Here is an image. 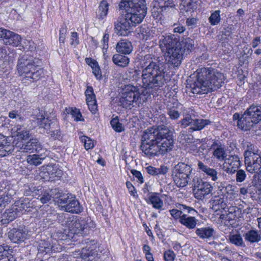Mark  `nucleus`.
<instances>
[{
  "label": "nucleus",
  "instance_id": "2",
  "mask_svg": "<svg viewBox=\"0 0 261 261\" xmlns=\"http://www.w3.org/2000/svg\"><path fill=\"white\" fill-rule=\"evenodd\" d=\"M143 68L141 75V84L138 83L142 88L148 91H144L147 98L151 94L158 91L163 87L168 79L166 78L165 69L166 64L159 58L148 54L144 57L142 61ZM144 92V91H142Z\"/></svg>",
  "mask_w": 261,
  "mask_h": 261
},
{
  "label": "nucleus",
  "instance_id": "6",
  "mask_svg": "<svg viewBox=\"0 0 261 261\" xmlns=\"http://www.w3.org/2000/svg\"><path fill=\"white\" fill-rule=\"evenodd\" d=\"M63 216L64 219L62 225L67 227L71 233L87 235L91 229L95 227L94 222L89 217L70 216L68 214H65Z\"/></svg>",
  "mask_w": 261,
  "mask_h": 261
},
{
  "label": "nucleus",
  "instance_id": "1",
  "mask_svg": "<svg viewBox=\"0 0 261 261\" xmlns=\"http://www.w3.org/2000/svg\"><path fill=\"white\" fill-rule=\"evenodd\" d=\"M174 144L173 132L166 126L146 129L142 137L141 150L149 158L171 151Z\"/></svg>",
  "mask_w": 261,
  "mask_h": 261
},
{
  "label": "nucleus",
  "instance_id": "44",
  "mask_svg": "<svg viewBox=\"0 0 261 261\" xmlns=\"http://www.w3.org/2000/svg\"><path fill=\"white\" fill-rule=\"evenodd\" d=\"M109 4L106 1L100 2L98 9L96 12L97 17L99 19H103L108 14Z\"/></svg>",
  "mask_w": 261,
  "mask_h": 261
},
{
  "label": "nucleus",
  "instance_id": "23",
  "mask_svg": "<svg viewBox=\"0 0 261 261\" xmlns=\"http://www.w3.org/2000/svg\"><path fill=\"white\" fill-rule=\"evenodd\" d=\"M244 113L255 124L261 120V107L260 106L252 105Z\"/></svg>",
  "mask_w": 261,
  "mask_h": 261
},
{
  "label": "nucleus",
  "instance_id": "27",
  "mask_svg": "<svg viewBox=\"0 0 261 261\" xmlns=\"http://www.w3.org/2000/svg\"><path fill=\"white\" fill-rule=\"evenodd\" d=\"M37 123L40 127L44 128L47 132L50 130L53 127H58V122L56 120L51 121L48 118H45L43 115L37 118Z\"/></svg>",
  "mask_w": 261,
  "mask_h": 261
},
{
  "label": "nucleus",
  "instance_id": "55",
  "mask_svg": "<svg viewBox=\"0 0 261 261\" xmlns=\"http://www.w3.org/2000/svg\"><path fill=\"white\" fill-rule=\"evenodd\" d=\"M177 139L178 141L183 144L186 143L191 142V139L190 138V136L187 134V131L185 130H181L179 133Z\"/></svg>",
  "mask_w": 261,
  "mask_h": 261
},
{
  "label": "nucleus",
  "instance_id": "24",
  "mask_svg": "<svg viewBox=\"0 0 261 261\" xmlns=\"http://www.w3.org/2000/svg\"><path fill=\"white\" fill-rule=\"evenodd\" d=\"M178 46L181 48L185 56L189 54L195 48L193 39L187 37L178 41Z\"/></svg>",
  "mask_w": 261,
  "mask_h": 261
},
{
  "label": "nucleus",
  "instance_id": "13",
  "mask_svg": "<svg viewBox=\"0 0 261 261\" xmlns=\"http://www.w3.org/2000/svg\"><path fill=\"white\" fill-rule=\"evenodd\" d=\"M165 52L166 61L169 65L173 67H179L185 56L181 48L177 45Z\"/></svg>",
  "mask_w": 261,
  "mask_h": 261
},
{
  "label": "nucleus",
  "instance_id": "11",
  "mask_svg": "<svg viewBox=\"0 0 261 261\" xmlns=\"http://www.w3.org/2000/svg\"><path fill=\"white\" fill-rule=\"evenodd\" d=\"M191 185L193 187L194 196L197 199H202L211 194L213 187L210 182L202 180V179L194 176Z\"/></svg>",
  "mask_w": 261,
  "mask_h": 261
},
{
  "label": "nucleus",
  "instance_id": "45",
  "mask_svg": "<svg viewBox=\"0 0 261 261\" xmlns=\"http://www.w3.org/2000/svg\"><path fill=\"white\" fill-rule=\"evenodd\" d=\"M13 206L18 208V215H19L20 212L23 211H29V208L31 207V203L29 199L22 198L20 199L18 201L16 202Z\"/></svg>",
  "mask_w": 261,
  "mask_h": 261
},
{
  "label": "nucleus",
  "instance_id": "64",
  "mask_svg": "<svg viewBox=\"0 0 261 261\" xmlns=\"http://www.w3.org/2000/svg\"><path fill=\"white\" fill-rule=\"evenodd\" d=\"M92 72L97 80H100L102 77L101 71L98 64L92 68Z\"/></svg>",
  "mask_w": 261,
  "mask_h": 261
},
{
  "label": "nucleus",
  "instance_id": "39",
  "mask_svg": "<svg viewBox=\"0 0 261 261\" xmlns=\"http://www.w3.org/2000/svg\"><path fill=\"white\" fill-rule=\"evenodd\" d=\"M56 248L49 240H41L38 246L39 253H49L56 251Z\"/></svg>",
  "mask_w": 261,
  "mask_h": 261
},
{
  "label": "nucleus",
  "instance_id": "20",
  "mask_svg": "<svg viewBox=\"0 0 261 261\" xmlns=\"http://www.w3.org/2000/svg\"><path fill=\"white\" fill-rule=\"evenodd\" d=\"M18 215V208L12 206L0 215V222L3 224H7L13 221Z\"/></svg>",
  "mask_w": 261,
  "mask_h": 261
},
{
  "label": "nucleus",
  "instance_id": "16",
  "mask_svg": "<svg viewBox=\"0 0 261 261\" xmlns=\"http://www.w3.org/2000/svg\"><path fill=\"white\" fill-rule=\"evenodd\" d=\"M210 149L213 150V156L218 161H224L227 154L225 145L219 141H215L211 145Z\"/></svg>",
  "mask_w": 261,
  "mask_h": 261
},
{
  "label": "nucleus",
  "instance_id": "30",
  "mask_svg": "<svg viewBox=\"0 0 261 261\" xmlns=\"http://www.w3.org/2000/svg\"><path fill=\"white\" fill-rule=\"evenodd\" d=\"M159 194L156 192L151 193L146 200L148 204H150L152 207L158 210H162L164 205L163 200L159 196Z\"/></svg>",
  "mask_w": 261,
  "mask_h": 261
},
{
  "label": "nucleus",
  "instance_id": "61",
  "mask_svg": "<svg viewBox=\"0 0 261 261\" xmlns=\"http://www.w3.org/2000/svg\"><path fill=\"white\" fill-rule=\"evenodd\" d=\"M80 44L79 35L76 32H72L71 33L70 44L74 47Z\"/></svg>",
  "mask_w": 261,
  "mask_h": 261
},
{
  "label": "nucleus",
  "instance_id": "47",
  "mask_svg": "<svg viewBox=\"0 0 261 261\" xmlns=\"http://www.w3.org/2000/svg\"><path fill=\"white\" fill-rule=\"evenodd\" d=\"M254 187L255 193L252 195V198L253 200H258L261 202V171L258 173L257 181L255 184Z\"/></svg>",
  "mask_w": 261,
  "mask_h": 261
},
{
  "label": "nucleus",
  "instance_id": "17",
  "mask_svg": "<svg viewBox=\"0 0 261 261\" xmlns=\"http://www.w3.org/2000/svg\"><path fill=\"white\" fill-rule=\"evenodd\" d=\"M21 152L33 153L35 151L39 153L40 151L47 150L45 148H43L41 143L37 139H32L28 141L25 144H23L20 148Z\"/></svg>",
  "mask_w": 261,
  "mask_h": 261
},
{
  "label": "nucleus",
  "instance_id": "48",
  "mask_svg": "<svg viewBox=\"0 0 261 261\" xmlns=\"http://www.w3.org/2000/svg\"><path fill=\"white\" fill-rule=\"evenodd\" d=\"M66 111L68 114H70L76 121H83L82 116L79 109L76 108H69L66 109Z\"/></svg>",
  "mask_w": 261,
  "mask_h": 261
},
{
  "label": "nucleus",
  "instance_id": "49",
  "mask_svg": "<svg viewBox=\"0 0 261 261\" xmlns=\"http://www.w3.org/2000/svg\"><path fill=\"white\" fill-rule=\"evenodd\" d=\"M220 10H218L213 12L208 18V21L212 25L219 24L221 21Z\"/></svg>",
  "mask_w": 261,
  "mask_h": 261
},
{
  "label": "nucleus",
  "instance_id": "40",
  "mask_svg": "<svg viewBox=\"0 0 261 261\" xmlns=\"http://www.w3.org/2000/svg\"><path fill=\"white\" fill-rule=\"evenodd\" d=\"M245 240L250 243H258L261 240V233L256 230H250L243 234Z\"/></svg>",
  "mask_w": 261,
  "mask_h": 261
},
{
  "label": "nucleus",
  "instance_id": "26",
  "mask_svg": "<svg viewBox=\"0 0 261 261\" xmlns=\"http://www.w3.org/2000/svg\"><path fill=\"white\" fill-rule=\"evenodd\" d=\"M178 208L179 210L172 209L169 211L171 215L176 219H180L183 212H187L188 213L193 215L197 213V212L193 208L184 204H179Z\"/></svg>",
  "mask_w": 261,
  "mask_h": 261
},
{
  "label": "nucleus",
  "instance_id": "51",
  "mask_svg": "<svg viewBox=\"0 0 261 261\" xmlns=\"http://www.w3.org/2000/svg\"><path fill=\"white\" fill-rule=\"evenodd\" d=\"M183 117L184 118L178 122L181 127L186 128L190 125H191V126H192L194 120L192 118L191 116L189 114H184Z\"/></svg>",
  "mask_w": 261,
  "mask_h": 261
},
{
  "label": "nucleus",
  "instance_id": "63",
  "mask_svg": "<svg viewBox=\"0 0 261 261\" xmlns=\"http://www.w3.org/2000/svg\"><path fill=\"white\" fill-rule=\"evenodd\" d=\"M131 173L137 179L138 182L140 184L144 182V178L141 173L137 170L133 169L130 171Z\"/></svg>",
  "mask_w": 261,
  "mask_h": 261
},
{
  "label": "nucleus",
  "instance_id": "7",
  "mask_svg": "<svg viewBox=\"0 0 261 261\" xmlns=\"http://www.w3.org/2000/svg\"><path fill=\"white\" fill-rule=\"evenodd\" d=\"M147 99L144 92H141L137 86L129 84L125 87L124 92L119 98L120 106L123 108L130 109L134 104L139 106Z\"/></svg>",
  "mask_w": 261,
  "mask_h": 261
},
{
  "label": "nucleus",
  "instance_id": "5",
  "mask_svg": "<svg viewBox=\"0 0 261 261\" xmlns=\"http://www.w3.org/2000/svg\"><path fill=\"white\" fill-rule=\"evenodd\" d=\"M37 60L33 56L25 55L17 60L16 71L25 85L38 81L43 76V69L37 64Z\"/></svg>",
  "mask_w": 261,
  "mask_h": 261
},
{
  "label": "nucleus",
  "instance_id": "33",
  "mask_svg": "<svg viewBox=\"0 0 261 261\" xmlns=\"http://www.w3.org/2000/svg\"><path fill=\"white\" fill-rule=\"evenodd\" d=\"M12 130L18 139L27 140L30 137L29 131L23 125H15L12 128Z\"/></svg>",
  "mask_w": 261,
  "mask_h": 261
},
{
  "label": "nucleus",
  "instance_id": "57",
  "mask_svg": "<svg viewBox=\"0 0 261 261\" xmlns=\"http://www.w3.org/2000/svg\"><path fill=\"white\" fill-rule=\"evenodd\" d=\"M9 117L15 119L16 122H23L24 120V118L15 110L11 111L9 113Z\"/></svg>",
  "mask_w": 261,
  "mask_h": 261
},
{
  "label": "nucleus",
  "instance_id": "38",
  "mask_svg": "<svg viewBox=\"0 0 261 261\" xmlns=\"http://www.w3.org/2000/svg\"><path fill=\"white\" fill-rule=\"evenodd\" d=\"M198 220L195 217L189 216L186 214H182L179 222L187 228L192 229L196 227Z\"/></svg>",
  "mask_w": 261,
  "mask_h": 261
},
{
  "label": "nucleus",
  "instance_id": "42",
  "mask_svg": "<svg viewBox=\"0 0 261 261\" xmlns=\"http://www.w3.org/2000/svg\"><path fill=\"white\" fill-rule=\"evenodd\" d=\"M211 123L212 122L208 119H196L193 120V125L189 129L192 130V132L201 130Z\"/></svg>",
  "mask_w": 261,
  "mask_h": 261
},
{
  "label": "nucleus",
  "instance_id": "3",
  "mask_svg": "<svg viewBox=\"0 0 261 261\" xmlns=\"http://www.w3.org/2000/svg\"><path fill=\"white\" fill-rule=\"evenodd\" d=\"M119 7L124 11L114 22L115 33L127 36L131 33L133 27L143 21L147 14V7L145 4L126 2H120Z\"/></svg>",
  "mask_w": 261,
  "mask_h": 261
},
{
  "label": "nucleus",
  "instance_id": "50",
  "mask_svg": "<svg viewBox=\"0 0 261 261\" xmlns=\"http://www.w3.org/2000/svg\"><path fill=\"white\" fill-rule=\"evenodd\" d=\"M113 115L112 118L110 121V124L112 128L117 132H121L124 130L123 126L122 124L119 122L118 116L114 117Z\"/></svg>",
  "mask_w": 261,
  "mask_h": 261
},
{
  "label": "nucleus",
  "instance_id": "21",
  "mask_svg": "<svg viewBox=\"0 0 261 261\" xmlns=\"http://www.w3.org/2000/svg\"><path fill=\"white\" fill-rule=\"evenodd\" d=\"M224 163L229 165L226 171L230 174L234 173L241 164L240 158L238 155H230L228 158H226L224 160Z\"/></svg>",
  "mask_w": 261,
  "mask_h": 261
},
{
  "label": "nucleus",
  "instance_id": "36",
  "mask_svg": "<svg viewBox=\"0 0 261 261\" xmlns=\"http://www.w3.org/2000/svg\"><path fill=\"white\" fill-rule=\"evenodd\" d=\"M195 233L201 239H211L214 236L215 230L212 227H205L197 228Z\"/></svg>",
  "mask_w": 261,
  "mask_h": 261
},
{
  "label": "nucleus",
  "instance_id": "4",
  "mask_svg": "<svg viewBox=\"0 0 261 261\" xmlns=\"http://www.w3.org/2000/svg\"><path fill=\"white\" fill-rule=\"evenodd\" d=\"M224 81L223 73L212 68L203 67L196 70V79L190 87L193 94H206L220 88Z\"/></svg>",
  "mask_w": 261,
  "mask_h": 261
},
{
  "label": "nucleus",
  "instance_id": "28",
  "mask_svg": "<svg viewBox=\"0 0 261 261\" xmlns=\"http://www.w3.org/2000/svg\"><path fill=\"white\" fill-rule=\"evenodd\" d=\"M39 153V154H34L28 155L26 159L27 163L30 165L35 166L40 165L48 153V151L45 152V151L42 152H40Z\"/></svg>",
  "mask_w": 261,
  "mask_h": 261
},
{
  "label": "nucleus",
  "instance_id": "18",
  "mask_svg": "<svg viewBox=\"0 0 261 261\" xmlns=\"http://www.w3.org/2000/svg\"><path fill=\"white\" fill-rule=\"evenodd\" d=\"M14 149L9 138L0 134V157H4L11 154Z\"/></svg>",
  "mask_w": 261,
  "mask_h": 261
},
{
  "label": "nucleus",
  "instance_id": "25",
  "mask_svg": "<svg viewBox=\"0 0 261 261\" xmlns=\"http://www.w3.org/2000/svg\"><path fill=\"white\" fill-rule=\"evenodd\" d=\"M133 49L131 42L126 39L120 40L116 46L117 52L120 54L128 55L132 53Z\"/></svg>",
  "mask_w": 261,
  "mask_h": 261
},
{
  "label": "nucleus",
  "instance_id": "43",
  "mask_svg": "<svg viewBox=\"0 0 261 261\" xmlns=\"http://www.w3.org/2000/svg\"><path fill=\"white\" fill-rule=\"evenodd\" d=\"M226 205L224 198L219 196L215 197L211 201V207L215 212L225 209Z\"/></svg>",
  "mask_w": 261,
  "mask_h": 261
},
{
  "label": "nucleus",
  "instance_id": "10",
  "mask_svg": "<svg viewBox=\"0 0 261 261\" xmlns=\"http://www.w3.org/2000/svg\"><path fill=\"white\" fill-rule=\"evenodd\" d=\"M56 198H59L58 203L62 210L75 214H80L83 210V206L80 204L75 196L70 193H59Z\"/></svg>",
  "mask_w": 261,
  "mask_h": 261
},
{
  "label": "nucleus",
  "instance_id": "8",
  "mask_svg": "<svg viewBox=\"0 0 261 261\" xmlns=\"http://www.w3.org/2000/svg\"><path fill=\"white\" fill-rule=\"evenodd\" d=\"M192 167L180 162L176 165L172 170V178L175 185L179 188H184L188 184H191L194 178L192 175Z\"/></svg>",
  "mask_w": 261,
  "mask_h": 261
},
{
  "label": "nucleus",
  "instance_id": "29",
  "mask_svg": "<svg viewBox=\"0 0 261 261\" xmlns=\"http://www.w3.org/2000/svg\"><path fill=\"white\" fill-rule=\"evenodd\" d=\"M4 42L6 44L17 47L21 44V37L18 34L9 31L5 38L4 39Z\"/></svg>",
  "mask_w": 261,
  "mask_h": 261
},
{
  "label": "nucleus",
  "instance_id": "60",
  "mask_svg": "<svg viewBox=\"0 0 261 261\" xmlns=\"http://www.w3.org/2000/svg\"><path fill=\"white\" fill-rule=\"evenodd\" d=\"M175 256V254L171 250H168L164 254V258L165 261H173Z\"/></svg>",
  "mask_w": 261,
  "mask_h": 261
},
{
  "label": "nucleus",
  "instance_id": "56",
  "mask_svg": "<svg viewBox=\"0 0 261 261\" xmlns=\"http://www.w3.org/2000/svg\"><path fill=\"white\" fill-rule=\"evenodd\" d=\"M80 140L83 143H84V147L86 150L93 148V142L90 138L86 136H83L80 137Z\"/></svg>",
  "mask_w": 261,
  "mask_h": 261
},
{
  "label": "nucleus",
  "instance_id": "53",
  "mask_svg": "<svg viewBox=\"0 0 261 261\" xmlns=\"http://www.w3.org/2000/svg\"><path fill=\"white\" fill-rule=\"evenodd\" d=\"M236 180L237 182H242L247 178L246 172L243 169H237L236 171Z\"/></svg>",
  "mask_w": 261,
  "mask_h": 261
},
{
  "label": "nucleus",
  "instance_id": "31",
  "mask_svg": "<svg viewBox=\"0 0 261 261\" xmlns=\"http://www.w3.org/2000/svg\"><path fill=\"white\" fill-rule=\"evenodd\" d=\"M198 166V168L203 171L208 177L211 178L212 180L216 181L218 179L220 174H218L216 169L210 168L201 162H199Z\"/></svg>",
  "mask_w": 261,
  "mask_h": 261
},
{
  "label": "nucleus",
  "instance_id": "22",
  "mask_svg": "<svg viewBox=\"0 0 261 261\" xmlns=\"http://www.w3.org/2000/svg\"><path fill=\"white\" fill-rule=\"evenodd\" d=\"M242 212L240 208L237 206H230L228 208V213L225 218V223L226 225H232L234 221L241 217Z\"/></svg>",
  "mask_w": 261,
  "mask_h": 261
},
{
  "label": "nucleus",
  "instance_id": "12",
  "mask_svg": "<svg viewBox=\"0 0 261 261\" xmlns=\"http://www.w3.org/2000/svg\"><path fill=\"white\" fill-rule=\"evenodd\" d=\"M15 194V190L10 184L7 181H2L0 184V209L10 203Z\"/></svg>",
  "mask_w": 261,
  "mask_h": 261
},
{
  "label": "nucleus",
  "instance_id": "32",
  "mask_svg": "<svg viewBox=\"0 0 261 261\" xmlns=\"http://www.w3.org/2000/svg\"><path fill=\"white\" fill-rule=\"evenodd\" d=\"M254 124H255V123L245 113L237 121L238 127L244 130H249Z\"/></svg>",
  "mask_w": 261,
  "mask_h": 261
},
{
  "label": "nucleus",
  "instance_id": "34",
  "mask_svg": "<svg viewBox=\"0 0 261 261\" xmlns=\"http://www.w3.org/2000/svg\"><path fill=\"white\" fill-rule=\"evenodd\" d=\"M154 7L159 8L161 11L168 10L175 7V0H153Z\"/></svg>",
  "mask_w": 261,
  "mask_h": 261
},
{
  "label": "nucleus",
  "instance_id": "14",
  "mask_svg": "<svg viewBox=\"0 0 261 261\" xmlns=\"http://www.w3.org/2000/svg\"><path fill=\"white\" fill-rule=\"evenodd\" d=\"M179 40L178 35L169 33L161 37L159 45L163 51H166L177 46Z\"/></svg>",
  "mask_w": 261,
  "mask_h": 261
},
{
  "label": "nucleus",
  "instance_id": "19",
  "mask_svg": "<svg viewBox=\"0 0 261 261\" xmlns=\"http://www.w3.org/2000/svg\"><path fill=\"white\" fill-rule=\"evenodd\" d=\"M28 232L25 229L13 228L8 232V237L15 243H20L27 238Z\"/></svg>",
  "mask_w": 261,
  "mask_h": 261
},
{
  "label": "nucleus",
  "instance_id": "41",
  "mask_svg": "<svg viewBox=\"0 0 261 261\" xmlns=\"http://www.w3.org/2000/svg\"><path fill=\"white\" fill-rule=\"evenodd\" d=\"M113 62L117 66L124 68L128 66L129 63V59L121 54H115L112 58Z\"/></svg>",
  "mask_w": 261,
  "mask_h": 261
},
{
  "label": "nucleus",
  "instance_id": "58",
  "mask_svg": "<svg viewBox=\"0 0 261 261\" xmlns=\"http://www.w3.org/2000/svg\"><path fill=\"white\" fill-rule=\"evenodd\" d=\"M182 6L184 8H181V9H183L184 8V10L186 11L191 10L193 11L197 9L196 2L194 0H189V2L186 4H184Z\"/></svg>",
  "mask_w": 261,
  "mask_h": 261
},
{
  "label": "nucleus",
  "instance_id": "9",
  "mask_svg": "<svg viewBox=\"0 0 261 261\" xmlns=\"http://www.w3.org/2000/svg\"><path fill=\"white\" fill-rule=\"evenodd\" d=\"M244 153L246 170L250 173H258L261 168V152L254 145L249 143Z\"/></svg>",
  "mask_w": 261,
  "mask_h": 261
},
{
  "label": "nucleus",
  "instance_id": "54",
  "mask_svg": "<svg viewBox=\"0 0 261 261\" xmlns=\"http://www.w3.org/2000/svg\"><path fill=\"white\" fill-rule=\"evenodd\" d=\"M167 113L169 118L172 120H176L180 117L179 112L173 108L168 107Z\"/></svg>",
  "mask_w": 261,
  "mask_h": 261
},
{
  "label": "nucleus",
  "instance_id": "62",
  "mask_svg": "<svg viewBox=\"0 0 261 261\" xmlns=\"http://www.w3.org/2000/svg\"><path fill=\"white\" fill-rule=\"evenodd\" d=\"M168 172V168L164 165H162L160 168H156V176L159 178L160 176H165Z\"/></svg>",
  "mask_w": 261,
  "mask_h": 261
},
{
  "label": "nucleus",
  "instance_id": "52",
  "mask_svg": "<svg viewBox=\"0 0 261 261\" xmlns=\"http://www.w3.org/2000/svg\"><path fill=\"white\" fill-rule=\"evenodd\" d=\"M10 249V247L5 244L0 245V259L9 258Z\"/></svg>",
  "mask_w": 261,
  "mask_h": 261
},
{
  "label": "nucleus",
  "instance_id": "35",
  "mask_svg": "<svg viewBox=\"0 0 261 261\" xmlns=\"http://www.w3.org/2000/svg\"><path fill=\"white\" fill-rule=\"evenodd\" d=\"M33 196H37V199H39L43 204L47 203L51 198V196L49 192L44 190L42 187H40V189L35 190Z\"/></svg>",
  "mask_w": 261,
  "mask_h": 261
},
{
  "label": "nucleus",
  "instance_id": "59",
  "mask_svg": "<svg viewBox=\"0 0 261 261\" xmlns=\"http://www.w3.org/2000/svg\"><path fill=\"white\" fill-rule=\"evenodd\" d=\"M50 136L55 139H60L61 137V132L59 126V122H58V127H52L49 133Z\"/></svg>",
  "mask_w": 261,
  "mask_h": 261
},
{
  "label": "nucleus",
  "instance_id": "46",
  "mask_svg": "<svg viewBox=\"0 0 261 261\" xmlns=\"http://www.w3.org/2000/svg\"><path fill=\"white\" fill-rule=\"evenodd\" d=\"M229 242L238 247H245V244L240 233L230 234L228 237Z\"/></svg>",
  "mask_w": 261,
  "mask_h": 261
},
{
  "label": "nucleus",
  "instance_id": "37",
  "mask_svg": "<svg viewBox=\"0 0 261 261\" xmlns=\"http://www.w3.org/2000/svg\"><path fill=\"white\" fill-rule=\"evenodd\" d=\"M45 171L49 176V179L52 180L56 179V177H61L63 175V171L56 165H47Z\"/></svg>",
  "mask_w": 261,
  "mask_h": 261
},
{
  "label": "nucleus",
  "instance_id": "15",
  "mask_svg": "<svg viewBox=\"0 0 261 261\" xmlns=\"http://www.w3.org/2000/svg\"><path fill=\"white\" fill-rule=\"evenodd\" d=\"M95 248L96 246L94 245V244H92V246L90 247H88L87 245L81 250H77L72 252L71 255L74 258H81L85 260L91 261L93 259L96 254Z\"/></svg>",
  "mask_w": 261,
  "mask_h": 261
}]
</instances>
